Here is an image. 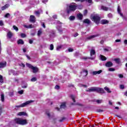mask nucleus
Listing matches in <instances>:
<instances>
[{"label": "nucleus", "mask_w": 127, "mask_h": 127, "mask_svg": "<svg viewBox=\"0 0 127 127\" xmlns=\"http://www.w3.org/2000/svg\"><path fill=\"white\" fill-rule=\"evenodd\" d=\"M70 98H71V99H72V100L74 103H76V100H75V96H74L73 95H71Z\"/></svg>", "instance_id": "c756f323"}, {"label": "nucleus", "mask_w": 127, "mask_h": 127, "mask_svg": "<svg viewBox=\"0 0 127 127\" xmlns=\"http://www.w3.org/2000/svg\"><path fill=\"white\" fill-rule=\"evenodd\" d=\"M61 48H62V46L60 45V46H58L57 47V50L58 51H59V50H60V49H61Z\"/></svg>", "instance_id": "a18cd8bd"}, {"label": "nucleus", "mask_w": 127, "mask_h": 127, "mask_svg": "<svg viewBox=\"0 0 127 127\" xmlns=\"http://www.w3.org/2000/svg\"><path fill=\"white\" fill-rule=\"evenodd\" d=\"M95 54H96V51H95V50L94 49H91L90 50L91 58H90V59H91V60H94V59H95V57H96Z\"/></svg>", "instance_id": "423d86ee"}, {"label": "nucleus", "mask_w": 127, "mask_h": 127, "mask_svg": "<svg viewBox=\"0 0 127 127\" xmlns=\"http://www.w3.org/2000/svg\"><path fill=\"white\" fill-rule=\"evenodd\" d=\"M108 16L110 18H112V17H113V15L112 14V13H109L108 14Z\"/></svg>", "instance_id": "5fc2aeb1"}, {"label": "nucleus", "mask_w": 127, "mask_h": 127, "mask_svg": "<svg viewBox=\"0 0 127 127\" xmlns=\"http://www.w3.org/2000/svg\"><path fill=\"white\" fill-rule=\"evenodd\" d=\"M56 31L55 30H51L49 32V37L54 38L56 37Z\"/></svg>", "instance_id": "0eeeda50"}, {"label": "nucleus", "mask_w": 127, "mask_h": 127, "mask_svg": "<svg viewBox=\"0 0 127 127\" xmlns=\"http://www.w3.org/2000/svg\"><path fill=\"white\" fill-rule=\"evenodd\" d=\"M110 49H111L110 47H107L106 48L104 49V51H105V52H109V51H110Z\"/></svg>", "instance_id": "72a5a7b5"}, {"label": "nucleus", "mask_w": 127, "mask_h": 127, "mask_svg": "<svg viewBox=\"0 0 127 127\" xmlns=\"http://www.w3.org/2000/svg\"><path fill=\"white\" fill-rule=\"evenodd\" d=\"M101 9H102L103 10H105V11H107L109 9V8L104 5H102L101 6Z\"/></svg>", "instance_id": "5701e85b"}, {"label": "nucleus", "mask_w": 127, "mask_h": 127, "mask_svg": "<svg viewBox=\"0 0 127 127\" xmlns=\"http://www.w3.org/2000/svg\"><path fill=\"white\" fill-rule=\"evenodd\" d=\"M31 69L34 73H37L38 71V68L36 67L33 66Z\"/></svg>", "instance_id": "412c9836"}, {"label": "nucleus", "mask_w": 127, "mask_h": 127, "mask_svg": "<svg viewBox=\"0 0 127 127\" xmlns=\"http://www.w3.org/2000/svg\"><path fill=\"white\" fill-rule=\"evenodd\" d=\"M42 34V31L40 30L38 31L37 35L38 36H40Z\"/></svg>", "instance_id": "c9c22d12"}, {"label": "nucleus", "mask_w": 127, "mask_h": 127, "mask_svg": "<svg viewBox=\"0 0 127 127\" xmlns=\"http://www.w3.org/2000/svg\"><path fill=\"white\" fill-rule=\"evenodd\" d=\"M21 37H22V38H25V37H26V35L24 33H21Z\"/></svg>", "instance_id": "a19ab883"}, {"label": "nucleus", "mask_w": 127, "mask_h": 127, "mask_svg": "<svg viewBox=\"0 0 127 127\" xmlns=\"http://www.w3.org/2000/svg\"><path fill=\"white\" fill-rule=\"evenodd\" d=\"M91 19L92 21H94L96 24H99L100 23V20H101V18L99 16V15H91L90 16Z\"/></svg>", "instance_id": "f03ea898"}, {"label": "nucleus", "mask_w": 127, "mask_h": 127, "mask_svg": "<svg viewBox=\"0 0 127 127\" xmlns=\"http://www.w3.org/2000/svg\"><path fill=\"white\" fill-rule=\"evenodd\" d=\"M36 80H37V79L36 78V77H33V78L31 79V82H35V81H36Z\"/></svg>", "instance_id": "49530a36"}, {"label": "nucleus", "mask_w": 127, "mask_h": 127, "mask_svg": "<svg viewBox=\"0 0 127 127\" xmlns=\"http://www.w3.org/2000/svg\"><path fill=\"white\" fill-rule=\"evenodd\" d=\"M81 75L82 76H84V77H86L88 75V70L84 69L81 72Z\"/></svg>", "instance_id": "f8f14e48"}, {"label": "nucleus", "mask_w": 127, "mask_h": 127, "mask_svg": "<svg viewBox=\"0 0 127 127\" xmlns=\"http://www.w3.org/2000/svg\"><path fill=\"white\" fill-rule=\"evenodd\" d=\"M118 76L119 77V78H120L121 79H123V78H124V75L122 74H119L118 75Z\"/></svg>", "instance_id": "37998d69"}, {"label": "nucleus", "mask_w": 127, "mask_h": 127, "mask_svg": "<svg viewBox=\"0 0 127 127\" xmlns=\"http://www.w3.org/2000/svg\"><path fill=\"white\" fill-rule=\"evenodd\" d=\"M13 28L14 30H15V31H16V32H17V31H18V28L17 27H16V26L13 25Z\"/></svg>", "instance_id": "473e14b6"}, {"label": "nucleus", "mask_w": 127, "mask_h": 127, "mask_svg": "<svg viewBox=\"0 0 127 127\" xmlns=\"http://www.w3.org/2000/svg\"><path fill=\"white\" fill-rule=\"evenodd\" d=\"M104 90H105V91H106V92H107V93H112V91H111L110 90V88H109V87L106 86L105 87H104Z\"/></svg>", "instance_id": "b1692460"}, {"label": "nucleus", "mask_w": 127, "mask_h": 127, "mask_svg": "<svg viewBox=\"0 0 127 127\" xmlns=\"http://www.w3.org/2000/svg\"><path fill=\"white\" fill-rule=\"evenodd\" d=\"M34 101L33 100H29L25 102V103H23L21 104L20 105H16L15 106L16 108H24V107H26V106H28V105H30L32 103H33Z\"/></svg>", "instance_id": "20e7f679"}, {"label": "nucleus", "mask_w": 127, "mask_h": 127, "mask_svg": "<svg viewBox=\"0 0 127 127\" xmlns=\"http://www.w3.org/2000/svg\"><path fill=\"white\" fill-rule=\"evenodd\" d=\"M83 13H84V15H87V14L88 13V10H85L84 11Z\"/></svg>", "instance_id": "603ef678"}, {"label": "nucleus", "mask_w": 127, "mask_h": 127, "mask_svg": "<svg viewBox=\"0 0 127 127\" xmlns=\"http://www.w3.org/2000/svg\"><path fill=\"white\" fill-rule=\"evenodd\" d=\"M1 100L2 102H4V95L3 93H1Z\"/></svg>", "instance_id": "7c9ffc66"}, {"label": "nucleus", "mask_w": 127, "mask_h": 127, "mask_svg": "<svg viewBox=\"0 0 127 127\" xmlns=\"http://www.w3.org/2000/svg\"><path fill=\"white\" fill-rule=\"evenodd\" d=\"M100 59L102 61H106V60H107V58L102 55H100Z\"/></svg>", "instance_id": "a211bd4d"}, {"label": "nucleus", "mask_w": 127, "mask_h": 127, "mask_svg": "<svg viewBox=\"0 0 127 127\" xmlns=\"http://www.w3.org/2000/svg\"><path fill=\"white\" fill-rule=\"evenodd\" d=\"M23 90H20L18 92V93L20 94V95H22L23 94Z\"/></svg>", "instance_id": "09e8293b"}, {"label": "nucleus", "mask_w": 127, "mask_h": 127, "mask_svg": "<svg viewBox=\"0 0 127 127\" xmlns=\"http://www.w3.org/2000/svg\"><path fill=\"white\" fill-rule=\"evenodd\" d=\"M36 15L38 16V17H39L40 16V13H41V12L40 11H36L35 12Z\"/></svg>", "instance_id": "bb28decb"}, {"label": "nucleus", "mask_w": 127, "mask_h": 127, "mask_svg": "<svg viewBox=\"0 0 127 127\" xmlns=\"http://www.w3.org/2000/svg\"><path fill=\"white\" fill-rule=\"evenodd\" d=\"M17 44L20 45H23V44H24V41H23L22 39H20L17 41Z\"/></svg>", "instance_id": "4468645a"}, {"label": "nucleus", "mask_w": 127, "mask_h": 127, "mask_svg": "<svg viewBox=\"0 0 127 127\" xmlns=\"http://www.w3.org/2000/svg\"><path fill=\"white\" fill-rule=\"evenodd\" d=\"M8 7H9V4H6L4 6H2L1 7V10H4L5 9H6Z\"/></svg>", "instance_id": "ddd939ff"}, {"label": "nucleus", "mask_w": 127, "mask_h": 127, "mask_svg": "<svg viewBox=\"0 0 127 127\" xmlns=\"http://www.w3.org/2000/svg\"><path fill=\"white\" fill-rule=\"evenodd\" d=\"M53 19H56L57 18V15H54L53 16Z\"/></svg>", "instance_id": "69168bd1"}, {"label": "nucleus", "mask_w": 127, "mask_h": 127, "mask_svg": "<svg viewBox=\"0 0 127 127\" xmlns=\"http://www.w3.org/2000/svg\"><path fill=\"white\" fill-rule=\"evenodd\" d=\"M46 115H47V116H48V117H49V118H50V113H49V112L48 111H46Z\"/></svg>", "instance_id": "864d4df0"}, {"label": "nucleus", "mask_w": 127, "mask_h": 127, "mask_svg": "<svg viewBox=\"0 0 127 127\" xmlns=\"http://www.w3.org/2000/svg\"><path fill=\"white\" fill-rule=\"evenodd\" d=\"M101 23V24H108V23H109V20L106 19L102 20Z\"/></svg>", "instance_id": "f3484780"}, {"label": "nucleus", "mask_w": 127, "mask_h": 127, "mask_svg": "<svg viewBox=\"0 0 127 127\" xmlns=\"http://www.w3.org/2000/svg\"><path fill=\"white\" fill-rule=\"evenodd\" d=\"M23 26L25 28H33V27H34L32 24L29 25H24Z\"/></svg>", "instance_id": "aec40b11"}, {"label": "nucleus", "mask_w": 127, "mask_h": 127, "mask_svg": "<svg viewBox=\"0 0 127 127\" xmlns=\"http://www.w3.org/2000/svg\"><path fill=\"white\" fill-rule=\"evenodd\" d=\"M103 72V70H99L98 71H94L92 72V74L95 75H99V74H101Z\"/></svg>", "instance_id": "9d476101"}, {"label": "nucleus", "mask_w": 127, "mask_h": 127, "mask_svg": "<svg viewBox=\"0 0 127 127\" xmlns=\"http://www.w3.org/2000/svg\"><path fill=\"white\" fill-rule=\"evenodd\" d=\"M7 37H8V38H11V37H12V33L9 32L7 34Z\"/></svg>", "instance_id": "cd10ccee"}, {"label": "nucleus", "mask_w": 127, "mask_h": 127, "mask_svg": "<svg viewBox=\"0 0 127 127\" xmlns=\"http://www.w3.org/2000/svg\"><path fill=\"white\" fill-rule=\"evenodd\" d=\"M54 49V46L53 44H51L50 46V50H53Z\"/></svg>", "instance_id": "ea45409f"}, {"label": "nucleus", "mask_w": 127, "mask_h": 127, "mask_svg": "<svg viewBox=\"0 0 127 127\" xmlns=\"http://www.w3.org/2000/svg\"><path fill=\"white\" fill-rule=\"evenodd\" d=\"M108 71H109L110 72H113L114 71H116V69L114 68H109L108 69Z\"/></svg>", "instance_id": "4c0bfd02"}, {"label": "nucleus", "mask_w": 127, "mask_h": 127, "mask_svg": "<svg viewBox=\"0 0 127 127\" xmlns=\"http://www.w3.org/2000/svg\"><path fill=\"white\" fill-rule=\"evenodd\" d=\"M3 25V22L2 20L0 21V26H2Z\"/></svg>", "instance_id": "e2e57ef3"}, {"label": "nucleus", "mask_w": 127, "mask_h": 127, "mask_svg": "<svg viewBox=\"0 0 127 127\" xmlns=\"http://www.w3.org/2000/svg\"><path fill=\"white\" fill-rule=\"evenodd\" d=\"M35 16H34V15H30V22H32V23H35Z\"/></svg>", "instance_id": "1a4fd4ad"}, {"label": "nucleus", "mask_w": 127, "mask_h": 127, "mask_svg": "<svg viewBox=\"0 0 127 127\" xmlns=\"http://www.w3.org/2000/svg\"><path fill=\"white\" fill-rule=\"evenodd\" d=\"M0 83H3V78L1 75H0Z\"/></svg>", "instance_id": "c03bdc74"}, {"label": "nucleus", "mask_w": 127, "mask_h": 127, "mask_svg": "<svg viewBox=\"0 0 127 127\" xmlns=\"http://www.w3.org/2000/svg\"><path fill=\"white\" fill-rule=\"evenodd\" d=\"M86 92H97V93H102L103 94L105 93L104 89L100 87H92L90 88H88L87 90H86Z\"/></svg>", "instance_id": "f257e3e1"}, {"label": "nucleus", "mask_w": 127, "mask_h": 127, "mask_svg": "<svg viewBox=\"0 0 127 127\" xmlns=\"http://www.w3.org/2000/svg\"><path fill=\"white\" fill-rule=\"evenodd\" d=\"M14 81L15 82H17V83H18L19 79L18 78H15Z\"/></svg>", "instance_id": "774afa93"}, {"label": "nucleus", "mask_w": 127, "mask_h": 127, "mask_svg": "<svg viewBox=\"0 0 127 127\" xmlns=\"http://www.w3.org/2000/svg\"><path fill=\"white\" fill-rule=\"evenodd\" d=\"M73 49L72 48H69L68 49V52H73Z\"/></svg>", "instance_id": "0e129e2a"}, {"label": "nucleus", "mask_w": 127, "mask_h": 127, "mask_svg": "<svg viewBox=\"0 0 127 127\" xmlns=\"http://www.w3.org/2000/svg\"><path fill=\"white\" fill-rule=\"evenodd\" d=\"M23 52H24V53H25V52H26V48H23Z\"/></svg>", "instance_id": "338daca9"}, {"label": "nucleus", "mask_w": 127, "mask_h": 127, "mask_svg": "<svg viewBox=\"0 0 127 127\" xmlns=\"http://www.w3.org/2000/svg\"><path fill=\"white\" fill-rule=\"evenodd\" d=\"M86 2H88V3H93V1L92 0H85Z\"/></svg>", "instance_id": "de8ad7c7"}, {"label": "nucleus", "mask_w": 127, "mask_h": 127, "mask_svg": "<svg viewBox=\"0 0 127 127\" xmlns=\"http://www.w3.org/2000/svg\"><path fill=\"white\" fill-rule=\"evenodd\" d=\"M26 66L27 67H28L29 68H30V69H32V68L33 67V66H32V65H31V64H28V63H26Z\"/></svg>", "instance_id": "f704fd0d"}, {"label": "nucleus", "mask_w": 127, "mask_h": 127, "mask_svg": "<svg viewBox=\"0 0 127 127\" xmlns=\"http://www.w3.org/2000/svg\"><path fill=\"white\" fill-rule=\"evenodd\" d=\"M83 22L87 24H90V23H91V21L89 19H85L83 20Z\"/></svg>", "instance_id": "4be33fe9"}, {"label": "nucleus", "mask_w": 127, "mask_h": 127, "mask_svg": "<svg viewBox=\"0 0 127 127\" xmlns=\"http://www.w3.org/2000/svg\"><path fill=\"white\" fill-rule=\"evenodd\" d=\"M57 28L58 30V31H59L60 33H62V31H63V30H62V29L61 28V26L60 27H57Z\"/></svg>", "instance_id": "c85d7f7f"}, {"label": "nucleus", "mask_w": 127, "mask_h": 127, "mask_svg": "<svg viewBox=\"0 0 127 127\" xmlns=\"http://www.w3.org/2000/svg\"><path fill=\"white\" fill-rule=\"evenodd\" d=\"M29 43H30V44H32V43H33V40L30 39L29 40Z\"/></svg>", "instance_id": "052dcab7"}, {"label": "nucleus", "mask_w": 127, "mask_h": 127, "mask_svg": "<svg viewBox=\"0 0 127 127\" xmlns=\"http://www.w3.org/2000/svg\"><path fill=\"white\" fill-rule=\"evenodd\" d=\"M9 16H10V14L8 13H7L4 16L6 18H7L8 17H9Z\"/></svg>", "instance_id": "8fccbe9b"}, {"label": "nucleus", "mask_w": 127, "mask_h": 127, "mask_svg": "<svg viewBox=\"0 0 127 127\" xmlns=\"http://www.w3.org/2000/svg\"><path fill=\"white\" fill-rule=\"evenodd\" d=\"M9 73L10 75V74H12V75H13V76L18 75V73H17V72H16L12 69L10 70L9 71Z\"/></svg>", "instance_id": "6e6552de"}, {"label": "nucleus", "mask_w": 127, "mask_h": 127, "mask_svg": "<svg viewBox=\"0 0 127 127\" xmlns=\"http://www.w3.org/2000/svg\"><path fill=\"white\" fill-rule=\"evenodd\" d=\"M6 66V62L0 63V68H4Z\"/></svg>", "instance_id": "dca6fc26"}, {"label": "nucleus", "mask_w": 127, "mask_h": 127, "mask_svg": "<svg viewBox=\"0 0 127 127\" xmlns=\"http://www.w3.org/2000/svg\"><path fill=\"white\" fill-rule=\"evenodd\" d=\"M96 102L97 104H102L103 103V100H97Z\"/></svg>", "instance_id": "e433bc0d"}, {"label": "nucleus", "mask_w": 127, "mask_h": 127, "mask_svg": "<svg viewBox=\"0 0 127 127\" xmlns=\"http://www.w3.org/2000/svg\"><path fill=\"white\" fill-rule=\"evenodd\" d=\"M65 108H66L65 103H63L61 105V109H65Z\"/></svg>", "instance_id": "2f4dec72"}, {"label": "nucleus", "mask_w": 127, "mask_h": 127, "mask_svg": "<svg viewBox=\"0 0 127 127\" xmlns=\"http://www.w3.org/2000/svg\"><path fill=\"white\" fill-rule=\"evenodd\" d=\"M22 88H23V89H26V88H27V84H25V85L22 86Z\"/></svg>", "instance_id": "680f3d73"}, {"label": "nucleus", "mask_w": 127, "mask_h": 127, "mask_svg": "<svg viewBox=\"0 0 127 127\" xmlns=\"http://www.w3.org/2000/svg\"><path fill=\"white\" fill-rule=\"evenodd\" d=\"M15 123L17 125H21V126L27 125V121L26 120H23L21 118H17L15 119Z\"/></svg>", "instance_id": "7ed1b4c3"}, {"label": "nucleus", "mask_w": 127, "mask_h": 127, "mask_svg": "<svg viewBox=\"0 0 127 127\" xmlns=\"http://www.w3.org/2000/svg\"><path fill=\"white\" fill-rule=\"evenodd\" d=\"M77 8V6L75 5H70L69 6V8L67 9V14H69V13H71L72 11H75L76 10V9Z\"/></svg>", "instance_id": "39448f33"}, {"label": "nucleus", "mask_w": 127, "mask_h": 127, "mask_svg": "<svg viewBox=\"0 0 127 127\" xmlns=\"http://www.w3.org/2000/svg\"><path fill=\"white\" fill-rule=\"evenodd\" d=\"M77 17L79 20L83 19V15L81 13H78L77 14Z\"/></svg>", "instance_id": "2eb2a0df"}, {"label": "nucleus", "mask_w": 127, "mask_h": 127, "mask_svg": "<svg viewBox=\"0 0 127 127\" xmlns=\"http://www.w3.org/2000/svg\"><path fill=\"white\" fill-rule=\"evenodd\" d=\"M55 89H56V90H59V89H60V86H59V85H56V86H55Z\"/></svg>", "instance_id": "13d9d810"}, {"label": "nucleus", "mask_w": 127, "mask_h": 127, "mask_svg": "<svg viewBox=\"0 0 127 127\" xmlns=\"http://www.w3.org/2000/svg\"><path fill=\"white\" fill-rule=\"evenodd\" d=\"M75 19V16H70L69 17V20H74Z\"/></svg>", "instance_id": "79ce46f5"}, {"label": "nucleus", "mask_w": 127, "mask_h": 127, "mask_svg": "<svg viewBox=\"0 0 127 127\" xmlns=\"http://www.w3.org/2000/svg\"><path fill=\"white\" fill-rule=\"evenodd\" d=\"M9 96H10V97H12V96H13V92H10L9 93Z\"/></svg>", "instance_id": "6e6d98bb"}, {"label": "nucleus", "mask_w": 127, "mask_h": 127, "mask_svg": "<svg viewBox=\"0 0 127 127\" xmlns=\"http://www.w3.org/2000/svg\"><path fill=\"white\" fill-rule=\"evenodd\" d=\"M114 61H115V62H116V63H118V64H119L120 62V59H114Z\"/></svg>", "instance_id": "58836bf2"}, {"label": "nucleus", "mask_w": 127, "mask_h": 127, "mask_svg": "<svg viewBox=\"0 0 127 127\" xmlns=\"http://www.w3.org/2000/svg\"><path fill=\"white\" fill-rule=\"evenodd\" d=\"M17 115L18 116H26L27 114L26 113L22 112L18 113Z\"/></svg>", "instance_id": "a878e982"}, {"label": "nucleus", "mask_w": 127, "mask_h": 127, "mask_svg": "<svg viewBox=\"0 0 127 127\" xmlns=\"http://www.w3.org/2000/svg\"><path fill=\"white\" fill-rule=\"evenodd\" d=\"M98 36H99V35H92V36H90L89 37L87 38V39H88V40L93 39V38L98 37Z\"/></svg>", "instance_id": "6ab92c4d"}, {"label": "nucleus", "mask_w": 127, "mask_h": 127, "mask_svg": "<svg viewBox=\"0 0 127 127\" xmlns=\"http://www.w3.org/2000/svg\"><path fill=\"white\" fill-rule=\"evenodd\" d=\"M19 65L21 66V67H23V68H24V67H25V65H24L23 63L19 64Z\"/></svg>", "instance_id": "3c124183"}, {"label": "nucleus", "mask_w": 127, "mask_h": 127, "mask_svg": "<svg viewBox=\"0 0 127 127\" xmlns=\"http://www.w3.org/2000/svg\"><path fill=\"white\" fill-rule=\"evenodd\" d=\"M120 89H125V85H123V84H121L120 85Z\"/></svg>", "instance_id": "4d7b16f0"}, {"label": "nucleus", "mask_w": 127, "mask_h": 127, "mask_svg": "<svg viewBox=\"0 0 127 127\" xmlns=\"http://www.w3.org/2000/svg\"><path fill=\"white\" fill-rule=\"evenodd\" d=\"M1 113H2V110L1 106L0 105V116H1Z\"/></svg>", "instance_id": "bf43d9fd"}, {"label": "nucleus", "mask_w": 127, "mask_h": 127, "mask_svg": "<svg viewBox=\"0 0 127 127\" xmlns=\"http://www.w3.org/2000/svg\"><path fill=\"white\" fill-rule=\"evenodd\" d=\"M117 10L118 13L121 15V16H123V13L121 12V7H120V6H118Z\"/></svg>", "instance_id": "393cba45"}, {"label": "nucleus", "mask_w": 127, "mask_h": 127, "mask_svg": "<svg viewBox=\"0 0 127 127\" xmlns=\"http://www.w3.org/2000/svg\"><path fill=\"white\" fill-rule=\"evenodd\" d=\"M105 66L106 67L110 68V67H112V66H113V63L112 62H108L106 63Z\"/></svg>", "instance_id": "9b49d317"}]
</instances>
